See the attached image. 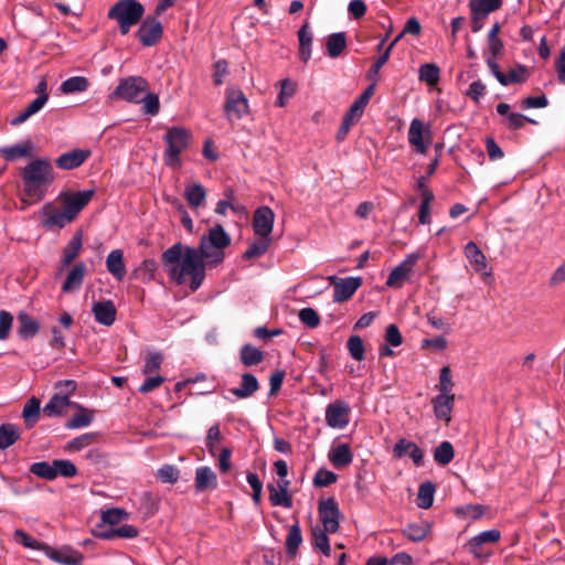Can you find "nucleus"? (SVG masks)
Segmentation results:
<instances>
[{"instance_id":"obj_1","label":"nucleus","mask_w":565,"mask_h":565,"mask_svg":"<svg viewBox=\"0 0 565 565\" xmlns=\"http://www.w3.org/2000/svg\"><path fill=\"white\" fill-rule=\"evenodd\" d=\"M230 244V235L217 224L209 231L207 236L201 238L198 248L177 243L162 253L161 263L171 280L184 285L190 279V288L195 291L205 278L204 260L222 262V249Z\"/></svg>"},{"instance_id":"obj_2","label":"nucleus","mask_w":565,"mask_h":565,"mask_svg":"<svg viewBox=\"0 0 565 565\" xmlns=\"http://www.w3.org/2000/svg\"><path fill=\"white\" fill-rule=\"evenodd\" d=\"M94 193V190L61 192L54 202L43 205L40 212L41 224L46 230H61L65 227L90 202Z\"/></svg>"},{"instance_id":"obj_3","label":"nucleus","mask_w":565,"mask_h":565,"mask_svg":"<svg viewBox=\"0 0 565 565\" xmlns=\"http://www.w3.org/2000/svg\"><path fill=\"white\" fill-rule=\"evenodd\" d=\"M22 180L21 202L31 205L41 202L55 180V172L49 159L38 158L25 164L20 172Z\"/></svg>"},{"instance_id":"obj_4","label":"nucleus","mask_w":565,"mask_h":565,"mask_svg":"<svg viewBox=\"0 0 565 565\" xmlns=\"http://www.w3.org/2000/svg\"><path fill=\"white\" fill-rule=\"evenodd\" d=\"M145 14V7L137 0H119L107 12V18L117 22L119 33L126 35Z\"/></svg>"},{"instance_id":"obj_5","label":"nucleus","mask_w":565,"mask_h":565,"mask_svg":"<svg viewBox=\"0 0 565 565\" xmlns=\"http://www.w3.org/2000/svg\"><path fill=\"white\" fill-rule=\"evenodd\" d=\"M191 131L184 127H171L168 128L163 140L167 145L163 160L164 163L173 169H179L182 164L181 153L186 150L191 142Z\"/></svg>"},{"instance_id":"obj_6","label":"nucleus","mask_w":565,"mask_h":565,"mask_svg":"<svg viewBox=\"0 0 565 565\" xmlns=\"http://www.w3.org/2000/svg\"><path fill=\"white\" fill-rule=\"evenodd\" d=\"M149 89V83L141 76H129L119 81L113 97L138 104Z\"/></svg>"},{"instance_id":"obj_7","label":"nucleus","mask_w":565,"mask_h":565,"mask_svg":"<svg viewBox=\"0 0 565 565\" xmlns=\"http://www.w3.org/2000/svg\"><path fill=\"white\" fill-rule=\"evenodd\" d=\"M224 113L231 122L239 120L249 114L248 100L241 89L234 87L226 88Z\"/></svg>"},{"instance_id":"obj_8","label":"nucleus","mask_w":565,"mask_h":565,"mask_svg":"<svg viewBox=\"0 0 565 565\" xmlns=\"http://www.w3.org/2000/svg\"><path fill=\"white\" fill-rule=\"evenodd\" d=\"M420 257L418 253L408 254L401 264L391 270L386 279V286L395 289L402 288L405 281L409 279Z\"/></svg>"},{"instance_id":"obj_9","label":"nucleus","mask_w":565,"mask_h":565,"mask_svg":"<svg viewBox=\"0 0 565 565\" xmlns=\"http://www.w3.org/2000/svg\"><path fill=\"white\" fill-rule=\"evenodd\" d=\"M319 518L323 529L328 533H335L339 530L340 511L333 498L321 500L318 507Z\"/></svg>"},{"instance_id":"obj_10","label":"nucleus","mask_w":565,"mask_h":565,"mask_svg":"<svg viewBox=\"0 0 565 565\" xmlns=\"http://www.w3.org/2000/svg\"><path fill=\"white\" fill-rule=\"evenodd\" d=\"M162 33L161 22L148 17L141 22L136 35L143 46H153L160 41Z\"/></svg>"},{"instance_id":"obj_11","label":"nucleus","mask_w":565,"mask_h":565,"mask_svg":"<svg viewBox=\"0 0 565 565\" xmlns=\"http://www.w3.org/2000/svg\"><path fill=\"white\" fill-rule=\"evenodd\" d=\"M44 554L53 562L62 565H81L84 559L81 552L68 545H63L60 548H53L46 544V547H44Z\"/></svg>"},{"instance_id":"obj_12","label":"nucleus","mask_w":565,"mask_h":565,"mask_svg":"<svg viewBox=\"0 0 565 565\" xmlns=\"http://www.w3.org/2000/svg\"><path fill=\"white\" fill-rule=\"evenodd\" d=\"M350 420V406L343 401H337L327 406L326 422L332 428L343 429Z\"/></svg>"},{"instance_id":"obj_13","label":"nucleus","mask_w":565,"mask_h":565,"mask_svg":"<svg viewBox=\"0 0 565 565\" xmlns=\"http://www.w3.org/2000/svg\"><path fill=\"white\" fill-rule=\"evenodd\" d=\"M275 214L269 206H260L254 212L253 230L258 237H270L274 228Z\"/></svg>"},{"instance_id":"obj_14","label":"nucleus","mask_w":565,"mask_h":565,"mask_svg":"<svg viewBox=\"0 0 565 565\" xmlns=\"http://www.w3.org/2000/svg\"><path fill=\"white\" fill-rule=\"evenodd\" d=\"M333 282V301L344 302L350 299L362 285L360 277L331 278Z\"/></svg>"},{"instance_id":"obj_15","label":"nucleus","mask_w":565,"mask_h":565,"mask_svg":"<svg viewBox=\"0 0 565 565\" xmlns=\"http://www.w3.org/2000/svg\"><path fill=\"white\" fill-rule=\"evenodd\" d=\"M501 539V533L499 530L492 529L488 531H483L479 533L478 535L471 537L468 543L467 547L468 551L476 557V558H486L489 556V554L484 553L482 550V546L484 544L489 543H497Z\"/></svg>"},{"instance_id":"obj_16","label":"nucleus","mask_w":565,"mask_h":565,"mask_svg":"<svg viewBox=\"0 0 565 565\" xmlns=\"http://www.w3.org/2000/svg\"><path fill=\"white\" fill-rule=\"evenodd\" d=\"M430 138L429 130L424 129L420 119H413L408 129V142L415 147L419 153H426L428 149V140Z\"/></svg>"},{"instance_id":"obj_17","label":"nucleus","mask_w":565,"mask_h":565,"mask_svg":"<svg viewBox=\"0 0 565 565\" xmlns=\"http://www.w3.org/2000/svg\"><path fill=\"white\" fill-rule=\"evenodd\" d=\"M92 312L95 320L106 327L111 326L116 320L117 310L111 300L94 302Z\"/></svg>"},{"instance_id":"obj_18","label":"nucleus","mask_w":565,"mask_h":565,"mask_svg":"<svg viewBox=\"0 0 565 565\" xmlns=\"http://www.w3.org/2000/svg\"><path fill=\"white\" fill-rule=\"evenodd\" d=\"M406 455L413 459L416 466H420L423 463V450L415 443L402 438L395 444L393 448V456L395 458H402Z\"/></svg>"},{"instance_id":"obj_19","label":"nucleus","mask_w":565,"mask_h":565,"mask_svg":"<svg viewBox=\"0 0 565 565\" xmlns=\"http://www.w3.org/2000/svg\"><path fill=\"white\" fill-rule=\"evenodd\" d=\"M217 476L207 466H201L195 470L194 487L196 492H204L217 488Z\"/></svg>"},{"instance_id":"obj_20","label":"nucleus","mask_w":565,"mask_h":565,"mask_svg":"<svg viewBox=\"0 0 565 565\" xmlns=\"http://www.w3.org/2000/svg\"><path fill=\"white\" fill-rule=\"evenodd\" d=\"M435 416L446 424L451 422L455 405V395H436L431 399Z\"/></svg>"},{"instance_id":"obj_21","label":"nucleus","mask_w":565,"mask_h":565,"mask_svg":"<svg viewBox=\"0 0 565 565\" xmlns=\"http://www.w3.org/2000/svg\"><path fill=\"white\" fill-rule=\"evenodd\" d=\"M86 273L87 266L83 262L77 263L67 274L62 285V291L64 294H70L78 290L84 281Z\"/></svg>"},{"instance_id":"obj_22","label":"nucleus","mask_w":565,"mask_h":565,"mask_svg":"<svg viewBox=\"0 0 565 565\" xmlns=\"http://www.w3.org/2000/svg\"><path fill=\"white\" fill-rule=\"evenodd\" d=\"M89 154L88 150L75 149L61 154L55 162L60 169L72 170L82 166Z\"/></svg>"},{"instance_id":"obj_23","label":"nucleus","mask_w":565,"mask_h":565,"mask_svg":"<svg viewBox=\"0 0 565 565\" xmlns=\"http://www.w3.org/2000/svg\"><path fill=\"white\" fill-rule=\"evenodd\" d=\"M183 196L191 209H199L205 204L206 190L202 184L191 182L185 185Z\"/></svg>"},{"instance_id":"obj_24","label":"nucleus","mask_w":565,"mask_h":565,"mask_svg":"<svg viewBox=\"0 0 565 565\" xmlns=\"http://www.w3.org/2000/svg\"><path fill=\"white\" fill-rule=\"evenodd\" d=\"M502 0H470L469 8L475 20H483L489 13L500 9Z\"/></svg>"},{"instance_id":"obj_25","label":"nucleus","mask_w":565,"mask_h":565,"mask_svg":"<svg viewBox=\"0 0 565 565\" xmlns=\"http://www.w3.org/2000/svg\"><path fill=\"white\" fill-rule=\"evenodd\" d=\"M328 459L335 468L349 466L353 460L350 445L340 444L333 446L328 454Z\"/></svg>"},{"instance_id":"obj_26","label":"nucleus","mask_w":565,"mask_h":565,"mask_svg":"<svg viewBox=\"0 0 565 565\" xmlns=\"http://www.w3.org/2000/svg\"><path fill=\"white\" fill-rule=\"evenodd\" d=\"M465 255L469 259L472 268L483 275H489L487 271V259L484 254L480 250L476 243L469 242L465 246Z\"/></svg>"},{"instance_id":"obj_27","label":"nucleus","mask_w":565,"mask_h":565,"mask_svg":"<svg viewBox=\"0 0 565 565\" xmlns=\"http://www.w3.org/2000/svg\"><path fill=\"white\" fill-rule=\"evenodd\" d=\"M259 388L258 381L255 375L244 373L242 375L241 385L232 388L231 393L239 399L248 398L254 395Z\"/></svg>"},{"instance_id":"obj_28","label":"nucleus","mask_w":565,"mask_h":565,"mask_svg":"<svg viewBox=\"0 0 565 565\" xmlns=\"http://www.w3.org/2000/svg\"><path fill=\"white\" fill-rule=\"evenodd\" d=\"M106 267L117 280H122L126 275V266L121 249H114L108 254L106 258Z\"/></svg>"},{"instance_id":"obj_29","label":"nucleus","mask_w":565,"mask_h":565,"mask_svg":"<svg viewBox=\"0 0 565 565\" xmlns=\"http://www.w3.org/2000/svg\"><path fill=\"white\" fill-rule=\"evenodd\" d=\"M32 143L26 140L21 143L0 148V157L6 161H14L21 158L31 157Z\"/></svg>"},{"instance_id":"obj_30","label":"nucleus","mask_w":565,"mask_h":565,"mask_svg":"<svg viewBox=\"0 0 565 565\" xmlns=\"http://www.w3.org/2000/svg\"><path fill=\"white\" fill-rule=\"evenodd\" d=\"M17 318L19 323L18 334L22 339H31L40 331V323L26 312H19Z\"/></svg>"},{"instance_id":"obj_31","label":"nucleus","mask_w":565,"mask_h":565,"mask_svg":"<svg viewBox=\"0 0 565 565\" xmlns=\"http://www.w3.org/2000/svg\"><path fill=\"white\" fill-rule=\"evenodd\" d=\"M82 247L83 236L82 233L77 232L73 235V237L70 239V242L63 249L62 267L70 266L79 255Z\"/></svg>"},{"instance_id":"obj_32","label":"nucleus","mask_w":565,"mask_h":565,"mask_svg":"<svg viewBox=\"0 0 565 565\" xmlns=\"http://www.w3.org/2000/svg\"><path fill=\"white\" fill-rule=\"evenodd\" d=\"M327 54L332 57H339L347 49V35L344 32L332 33L326 39Z\"/></svg>"},{"instance_id":"obj_33","label":"nucleus","mask_w":565,"mask_h":565,"mask_svg":"<svg viewBox=\"0 0 565 565\" xmlns=\"http://www.w3.org/2000/svg\"><path fill=\"white\" fill-rule=\"evenodd\" d=\"M70 405L71 401L67 395L55 394L43 407V413L50 417L58 416L62 415Z\"/></svg>"},{"instance_id":"obj_34","label":"nucleus","mask_w":565,"mask_h":565,"mask_svg":"<svg viewBox=\"0 0 565 565\" xmlns=\"http://www.w3.org/2000/svg\"><path fill=\"white\" fill-rule=\"evenodd\" d=\"M418 78L420 82L434 87L440 79V68L435 63H425L418 70Z\"/></svg>"},{"instance_id":"obj_35","label":"nucleus","mask_w":565,"mask_h":565,"mask_svg":"<svg viewBox=\"0 0 565 565\" xmlns=\"http://www.w3.org/2000/svg\"><path fill=\"white\" fill-rule=\"evenodd\" d=\"M239 359L245 366H254L264 361V352L252 344L241 348Z\"/></svg>"},{"instance_id":"obj_36","label":"nucleus","mask_w":565,"mask_h":565,"mask_svg":"<svg viewBox=\"0 0 565 565\" xmlns=\"http://www.w3.org/2000/svg\"><path fill=\"white\" fill-rule=\"evenodd\" d=\"M429 527L426 522L409 523L403 529V535L412 542H422L426 539Z\"/></svg>"},{"instance_id":"obj_37","label":"nucleus","mask_w":565,"mask_h":565,"mask_svg":"<svg viewBox=\"0 0 565 565\" xmlns=\"http://www.w3.org/2000/svg\"><path fill=\"white\" fill-rule=\"evenodd\" d=\"M269 491V501L274 507H282L286 509H290L292 507V498L289 491H285L284 489H278L275 484L267 486Z\"/></svg>"},{"instance_id":"obj_38","label":"nucleus","mask_w":565,"mask_h":565,"mask_svg":"<svg viewBox=\"0 0 565 565\" xmlns=\"http://www.w3.org/2000/svg\"><path fill=\"white\" fill-rule=\"evenodd\" d=\"M527 76V68L523 65H518L511 68L508 74L502 73L501 76H498V82L503 86H508L510 84L524 83Z\"/></svg>"},{"instance_id":"obj_39","label":"nucleus","mask_w":565,"mask_h":565,"mask_svg":"<svg viewBox=\"0 0 565 565\" xmlns=\"http://www.w3.org/2000/svg\"><path fill=\"white\" fill-rule=\"evenodd\" d=\"M301 542H302L301 530L297 522V523L290 525L287 537H286V542H285L286 552L290 557H295L297 555V551H298Z\"/></svg>"},{"instance_id":"obj_40","label":"nucleus","mask_w":565,"mask_h":565,"mask_svg":"<svg viewBox=\"0 0 565 565\" xmlns=\"http://www.w3.org/2000/svg\"><path fill=\"white\" fill-rule=\"evenodd\" d=\"M89 87V81L84 76H73L67 79H65L61 84V92L63 94H74V93H82L87 90Z\"/></svg>"},{"instance_id":"obj_41","label":"nucleus","mask_w":565,"mask_h":565,"mask_svg":"<svg viewBox=\"0 0 565 565\" xmlns=\"http://www.w3.org/2000/svg\"><path fill=\"white\" fill-rule=\"evenodd\" d=\"M40 401L36 397H31L23 407L22 417L26 428L35 425L40 417Z\"/></svg>"},{"instance_id":"obj_42","label":"nucleus","mask_w":565,"mask_h":565,"mask_svg":"<svg viewBox=\"0 0 565 565\" xmlns=\"http://www.w3.org/2000/svg\"><path fill=\"white\" fill-rule=\"evenodd\" d=\"M20 438V430L13 424L0 425V449L4 450Z\"/></svg>"},{"instance_id":"obj_43","label":"nucleus","mask_w":565,"mask_h":565,"mask_svg":"<svg viewBox=\"0 0 565 565\" xmlns=\"http://www.w3.org/2000/svg\"><path fill=\"white\" fill-rule=\"evenodd\" d=\"M78 412L66 424L67 428L75 429L88 426L94 418V413L81 405L74 404Z\"/></svg>"},{"instance_id":"obj_44","label":"nucleus","mask_w":565,"mask_h":565,"mask_svg":"<svg viewBox=\"0 0 565 565\" xmlns=\"http://www.w3.org/2000/svg\"><path fill=\"white\" fill-rule=\"evenodd\" d=\"M327 533L323 527L318 525L311 529L313 547L321 551L324 556H330L331 548Z\"/></svg>"},{"instance_id":"obj_45","label":"nucleus","mask_w":565,"mask_h":565,"mask_svg":"<svg viewBox=\"0 0 565 565\" xmlns=\"http://www.w3.org/2000/svg\"><path fill=\"white\" fill-rule=\"evenodd\" d=\"M271 237H258L257 241L250 243L244 252L243 257L253 259L263 256L269 248Z\"/></svg>"},{"instance_id":"obj_46","label":"nucleus","mask_w":565,"mask_h":565,"mask_svg":"<svg viewBox=\"0 0 565 565\" xmlns=\"http://www.w3.org/2000/svg\"><path fill=\"white\" fill-rule=\"evenodd\" d=\"M435 486L426 481L419 486L416 503L422 509H429L434 502Z\"/></svg>"},{"instance_id":"obj_47","label":"nucleus","mask_w":565,"mask_h":565,"mask_svg":"<svg viewBox=\"0 0 565 565\" xmlns=\"http://www.w3.org/2000/svg\"><path fill=\"white\" fill-rule=\"evenodd\" d=\"M454 457L455 450L450 441L445 440L440 443L434 450V460L441 466L451 462Z\"/></svg>"},{"instance_id":"obj_48","label":"nucleus","mask_w":565,"mask_h":565,"mask_svg":"<svg viewBox=\"0 0 565 565\" xmlns=\"http://www.w3.org/2000/svg\"><path fill=\"white\" fill-rule=\"evenodd\" d=\"M14 541L21 545H23L26 548L42 551L44 553V547H46L45 543H41L36 541L34 537L29 535L23 530H15L14 531Z\"/></svg>"},{"instance_id":"obj_49","label":"nucleus","mask_w":565,"mask_h":565,"mask_svg":"<svg viewBox=\"0 0 565 565\" xmlns=\"http://www.w3.org/2000/svg\"><path fill=\"white\" fill-rule=\"evenodd\" d=\"M454 382L449 366H444L439 373V383L437 385L438 395H455L452 393Z\"/></svg>"},{"instance_id":"obj_50","label":"nucleus","mask_w":565,"mask_h":565,"mask_svg":"<svg viewBox=\"0 0 565 565\" xmlns=\"http://www.w3.org/2000/svg\"><path fill=\"white\" fill-rule=\"evenodd\" d=\"M30 471L45 480H53L56 478V473L54 471V465L49 463L46 461L34 462L30 467Z\"/></svg>"},{"instance_id":"obj_51","label":"nucleus","mask_w":565,"mask_h":565,"mask_svg":"<svg viewBox=\"0 0 565 565\" xmlns=\"http://www.w3.org/2000/svg\"><path fill=\"white\" fill-rule=\"evenodd\" d=\"M157 478L163 483L174 484L180 478V470L172 465H164L157 471Z\"/></svg>"},{"instance_id":"obj_52","label":"nucleus","mask_w":565,"mask_h":565,"mask_svg":"<svg viewBox=\"0 0 565 565\" xmlns=\"http://www.w3.org/2000/svg\"><path fill=\"white\" fill-rule=\"evenodd\" d=\"M53 465H54V471L56 473V477L62 476L65 478H72V477L76 476V473H77L76 466L70 460L55 459V460H53Z\"/></svg>"},{"instance_id":"obj_53","label":"nucleus","mask_w":565,"mask_h":565,"mask_svg":"<svg viewBox=\"0 0 565 565\" xmlns=\"http://www.w3.org/2000/svg\"><path fill=\"white\" fill-rule=\"evenodd\" d=\"M279 85H280V92L278 94L276 105L278 107H285L287 104V99L294 96V94L296 92V86L288 78L280 81Z\"/></svg>"},{"instance_id":"obj_54","label":"nucleus","mask_w":565,"mask_h":565,"mask_svg":"<svg viewBox=\"0 0 565 565\" xmlns=\"http://www.w3.org/2000/svg\"><path fill=\"white\" fill-rule=\"evenodd\" d=\"M163 356L160 352H150L145 358L142 373L148 375L160 370Z\"/></svg>"},{"instance_id":"obj_55","label":"nucleus","mask_w":565,"mask_h":565,"mask_svg":"<svg viewBox=\"0 0 565 565\" xmlns=\"http://www.w3.org/2000/svg\"><path fill=\"white\" fill-rule=\"evenodd\" d=\"M351 358L355 361H362L364 359V344L359 335H351L347 343Z\"/></svg>"},{"instance_id":"obj_56","label":"nucleus","mask_w":565,"mask_h":565,"mask_svg":"<svg viewBox=\"0 0 565 565\" xmlns=\"http://www.w3.org/2000/svg\"><path fill=\"white\" fill-rule=\"evenodd\" d=\"M145 96L142 97L141 96V102L142 103V110L145 114H149V115H157L160 110V102H159V97L157 94H153V93H149L147 90V93L143 94Z\"/></svg>"},{"instance_id":"obj_57","label":"nucleus","mask_w":565,"mask_h":565,"mask_svg":"<svg viewBox=\"0 0 565 565\" xmlns=\"http://www.w3.org/2000/svg\"><path fill=\"white\" fill-rule=\"evenodd\" d=\"M299 320L307 327L313 329L317 328L320 324V317L318 312L310 308H303L299 311Z\"/></svg>"},{"instance_id":"obj_58","label":"nucleus","mask_w":565,"mask_h":565,"mask_svg":"<svg viewBox=\"0 0 565 565\" xmlns=\"http://www.w3.org/2000/svg\"><path fill=\"white\" fill-rule=\"evenodd\" d=\"M338 477L334 472L327 469H319L313 478L316 487H328L337 481Z\"/></svg>"},{"instance_id":"obj_59","label":"nucleus","mask_w":565,"mask_h":565,"mask_svg":"<svg viewBox=\"0 0 565 565\" xmlns=\"http://www.w3.org/2000/svg\"><path fill=\"white\" fill-rule=\"evenodd\" d=\"M94 435L93 434H84L77 438L72 439L66 445L67 451H79L86 447H88L94 441Z\"/></svg>"},{"instance_id":"obj_60","label":"nucleus","mask_w":565,"mask_h":565,"mask_svg":"<svg viewBox=\"0 0 565 565\" xmlns=\"http://www.w3.org/2000/svg\"><path fill=\"white\" fill-rule=\"evenodd\" d=\"M535 124V120L525 117L522 114L519 113H511L505 118V125L509 129L516 130L521 129L525 122Z\"/></svg>"},{"instance_id":"obj_61","label":"nucleus","mask_w":565,"mask_h":565,"mask_svg":"<svg viewBox=\"0 0 565 565\" xmlns=\"http://www.w3.org/2000/svg\"><path fill=\"white\" fill-rule=\"evenodd\" d=\"M486 93L487 86L480 79H478L470 84L468 90L466 92V96L478 104Z\"/></svg>"},{"instance_id":"obj_62","label":"nucleus","mask_w":565,"mask_h":565,"mask_svg":"<svg viewBox=\"0 0 565 565\" xmlns=\"http://www.w3.org/2000/svg\"><path fill=\"white\" fill-rule=\"evenodd\" d=\"M13 317L10 312L6 310L0 311V340H7L11 328H12Z\"/></svg>"},{"instance_id":"obj_63","label":"nucleus","mask_w":565,"mask_h":565,"mask_svg":"<svg viewBox=\"0 0 565 565\" xmlns=\"http://www.w3.org/2000/svg\"><path fill=\"white\" fill-rule=\"evenodd\" d=\"M548 104V100L544 94L540 96H530L521 100L520 106L523 109L529 108H544Z\"/></svg>"},{"instance_id":"obj_64","label":"nucleus","mask_w":565,"mask_h":565,"mask_svg":"<svg viewBox=\"0 0 565 565\" xmlns=\"http://www.w3.org/2000/svg\"><path fill=\"white\" fill-rule=\"evenodd\" d=\"M213 83L218 86L223 83L224 77L228 73V63L225 60H218L213 67Z\"/></svg>"}]
</instances>
